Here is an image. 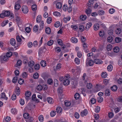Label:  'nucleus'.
I'll return each instance as SVG.
<instances>
[{"instance_id": "obj_1", "label": "nucleus", "mask_w": 122, "mask_h": 122, "mask_svg": "<svg viewBox=\"0 0 122 122\" xmlns=\"http://www.w3.org/2000/svg\"><path fill=\"white\" fill-rule=\"evenodd\" d=\"M10 14V12L8 11H3L1 13L0 15V17L2 18H3L4 17H8Z\"/></svg>"}, {"instance_id": "obj_2", "label": "nucleus", "mask_w": 122, "mask_h": 122, "mask_svg": "<svg viewBox=\"0 0 122 122\" xmlns=\"http://www.w3.org/2000/svg\"><path fill=\"white\" fill-rule=\"evenodd\" d=\"M22 10L23 13L25 14H27L28 12V8L26 5H24L22 6Z\"/></svg>"}, {"instance_id": "obj_3", "label": "nucleus", "mask_w": 122, "mask_h": 122, "mask_svg": "<svg viewBox=\"0 0 122 122\" xmlns=\"http://www.w3.org/2000/svg\"><path fill=\"white\" fill-rule=\"evenodd\" d=\"M35 64V63L33 61H30L28 63V65L29 67H30V68L29 69L30 71H33L34 69L32 68V67Z\"/></svg>"}, {"instance_id": "obj_4", "label": "nucleus", "mask_w": 122, "mask_h": 122, "mask_svg": "<svg viewBox=\"0 0 122 122\" xmlns=\"http://www.w3.org/2000/svg\"><path fill=\"white\" fill-rule=\"evenodd\" d=\"M94 62L97 64H100L102 63L103 62L101 60L96 58L94 59Z\"/></svg>"}, {"instance_id": "obj_5", "label": "nucleus", "mask_w": 122, "mask_h": 122, "mask_svg": "<svg viewBox=\"0 0 122 122\" xmlns=\"http://www.w3.org/2000/svg\"><path fill=\"white\" fill-rule=\"evenodd\" d=\"M83 49L85 51L86 53H88L89 51V50L88 49L87 44L86 43H84L83 44Z\"/></svg>"}, {"instance_id": "obj_6", "label": "nucleus", "mask_w": 122, "mask_h": 122, "mask_svg": "<svg viewBox=\"0 0 122 122\" xmlns=\"http://www.w3.org/2000/svg\"><path fill=\"white\" fill-rule=\"evenodd\" d=\"M66 78L64 80L63 84L64 85L67 86L70 83V81L69 80L67 79L66 76H65Z\"/></svg>"}, {"instance_id": "obj_7", "label": "nucleus", "mask_w": 122, "mask_h": 122, "mask_svg": "<svg viewBox=\"0 0 122 122\" xmlns=\"http://www.w3.org/2000/svg\"><path fill=\"white\" fill-rule=\"evenodd\" d=\"M45 49V47L44 46L40 48L38 51L39 54L41 55L42 53L45 52L44 50Z\"/></svg>"}, {"instance_id": "obj_8", "label": "nucleus", "mask_w": 122, "mask_h": 122, "mask_svg": "<svg viewBox=\"0 0 122 122\" xmlns=\"http://www.w3.org/2000/svg\"><path fill=\"white\" fill-rule=\"evenodd\" d=\"M31 95V93L30 91H27L25 93V99H26L28 100L29 99L28 98L30 97Z\"/></svg>"}, {"instance_id": "obj_9", "label": "nucleus", "mask_w": 122, "mask_h": 122, "mask_svg": "<svg viewBox=\"0 0 122 122\" xmlns=\"http://www.w3.org/2000/svg\"><path fill=\"white\" fill-rule=\"evenodd\" d=\"M88 112L86 109H85L82 112H81L80 113L82 117H83L84 115L86 116Z\"/></svg>"}, {"instance_id": "obj_10", "label": "nucleus", "mask_w": 122, "mask_h": 122, "mask_svg": "<svg viewBox=\"0 0 122 122\" xmlns=\"http://www.w3.org/2000/svg\"><path fill=\"white\" fill-rule=\"evenodd\" d=\"M92 23L91 22H88L86 24L85 27V30H88L92 26Z\"/></svg>"}, {"instance_id": "obj_11", "label": "nucleus", "mask_w": 122, "mask_h": 122, "mask_svg": "<svg viewBox=\"0 0 122 122\" xmlns=\"http://www.w3.org/2000/svg\"><path fill=\"white\" fill-rule=\"evenodd\" d=\"M40 24L39 30H42L44 28V23L43 21H41Z\"/></svg>"}, {"instance_id": "obj_12", "label": "nucleus", "mask_w": 122, "mask_h": 122, "mask_svg": "<svg viewBox=\"0 0 122 122\" xmlns=\"http://www.w3.org/2000/svg\"><path fill=\"white\" fill-rule=\"evenodd\" d=\"M71 41L73 43H76L78 41L77 39L75 37H72L71 39Z\"/></svg>"}, {"instance_id": "obj_13", "label": "nucleus", "mask_w": 122, "mask_h": 122, "mask_svg": "<svg viewBox=\"0 0 122 122\" xmlns=\"http://www.w3.org/2000/svg\"><path fill=\"white\" fill-rule=\"evenodd\" d=\"M10 43L12 46H14L16 44V41L15 40L14 38L11 39L10 40Z\"/></svg>"}, {"instance_id": "obj_14", "label": "nucleus", "mask_w": 122, "mask_h": 122, "mask_svg": "<svg viewBox=\"0 0 122 122\" xmlns=\"http://www.w3.org/2000/svg\"><path fill=\"white\" fill-rule=\"evenodd\" d=\"M15 92L17 95H19L20 93V88L18 87H16L15 89Z\"/></svg>"}, {"instance_id": "obj_15", "label": "nucleus", "mask_w": 122, "mask_h": 122, "mask_svg": "<svg viewBox=\"0 0 122 122\" xmlns=\"http://www.w3.org/2000/svg\"><path fill=\"white\" fill-rule=\"evenodd\" d=\"M47 100L49 103L51 104H53V101L52 98L50 97L47 98Z\"/></svg>"}, {"instance_id": "obj_16", "label": "nucleus", "mask_w": 122, "mask_h": 122, "mask_svg": "<svg viewBox=\"0 0 122 122\" xmlns=\"http://www.w3.org/2000/svg\"><path fill=\"white\" fill-rule=\"evenodd\" d=\"M16 20L17 23V24L19 25H20L22 23L21 21L20 20V19L19 17L17 16L16 17Z\"/></svg>"}, {"instance_id": "obj_17", "label": "nucleus", "mask_w": 122, "mask_h": 122, "mask_svg": "<svg viewBox=\"0 0 122 122\" xmlns=\"http://www.w3.org/2000/svg\"><path fill=\"white\" fill-rule=\"evenodd\" d=\"M20 6L19 4L15 3V9L16 10H19L20 7Z\"/></svg>"}, {"instance_id": "obj_18", "label": "nucleus", "mask_w": 122, "mask_h": 122, "mask_svg": "<svg viewBox=\"0 0 122 122\" xmlns=\"http://www.w3.org/2000/svg\"><path fill=\"white\" fill-rule=\"evenodd\" d=\"M99 28V25L97 23L95 24L94 25V29L95 30H97Z\"/></svg>"}, {"instance_id": "obj_19", "label": "nucleus", "mask_w": 122, "mask_h": 122, "mask_svg": "<svg viewBox=\"0 0 122 122\" xmlns=\"http://www.w3.org/2000/svg\"><path fill=\"white\" fill-rule=\"evenodd\" d=\"M62 7V4L61 2H59L57 3L56 4V7L57 8L60 9Z\"/></svg>"}, {"instance_id": "obj_20", "label": "nucleus", "mask_w": 122, "mask_h": 122, "mask_svg": "<svg viewBox=\"0 0 122 122\" xmlns=\"http://www.w3.org/2000/svg\"><path fill=\"white\" fill-rule=\"evenodd\" d=\"M41 15H39L37 16L36 18V22L37 23H39L41 21Z\"/></svg>"}, {"instance_id": "obj_21", "label": "nucleus", "mask_w": 122, "mask_h": 122, "mask_svg": "<svg viewBox=\"0 0 122 122\" xmlns=\"http://www.w3.org/2000/svg\"><path fill=\"white\" fill-rule=\"evenodd\" d=\"M22 64V61L21 60H19L17 61L16 64L15 65L16 67H18V66H20Z\"/></svg>"}, {"instance_id": "obj_22", "label": "nucleus", "mask_w": 122, "mask_h": 122, "mask_svg": "<svg viewBox=\"0 0 122 122\" xmlns=\"http://www.w3.org/2000/svg\"><path fill=\"white\" fill-rule=\"evenodd\" d=\"M56 110L57 113H60L61 112L62 109L61 107H58L56 108Z\"/></svg>"}, {"instance_id": "obj_23", "label": "nucleus", "mask_w": 122, "mask_h": 122, "mask_svg": "<svg viewBox=\"0 0 122 122\" xmlns=\"http://www.w3.org/2000/svg\"><path fill=\"white\" fill-rule=\"evenodd\" d=\"M105 94L106 96H109L110 94V90L108 89L106 90L105 91Z\"/></svg>"}, {"instance_id": "obj_24", "label": "nucleus", "mask_w": 122, "mask_h": 122, "mask_svg": "<svg viewBox=\"0 0 122 122\" xmlns=\"http://www.w3.org/2000/svg\"><path fill=\"white\" fill-rule=\"evenodd\" d=\"M91 11V10L89 8L86 10V12L87 15L88 16H89L90 15Z\"/></svg>"}, {"instance_id": "obj_25", "label": "nucleus", "mask_w": 122, "mask_h": 122, "mask_svg": "<svg viewBox=\"0 0 122 122\" xmlns=\"http://www.w3.org/2000/svg\"><path fill=\"white\" fill-rule=\"evenodd\" d=\"M41 64L43 67L46 66V61L44 60L41 61Z\"/></svg>"}, {"instance_id": "obj_26", "label": "nucleus", "mask_w": 122, "mask_h": 122, "mask_svg": "<svg viewBox=\"0 0 122 122\" xmlns=\"http://www.w3.org/2000/svg\"><path fill=\"white\" fill-rule=\"evenodd\" d=\"M70 19V17L68 16L64 18H63V20L64 22L66 23L67 22V21H69Z\"/></svg>"}, {"instance_id": "obj_27", "label": "nucleus", "mask_w": 122, "mask_h": 122, "mask_svg": "<svg viewBox=\"0 0 122 122\" xmlns=\"http://www.w3.org/2000/svg\"><path fill=\"white\" fill-rule=\"evenodd\" d=\"M105 33L104 31H100L99 33V34L100 37H102L104 36Z\"/></svg>"}, {"instance_id": "obj_28", "label": "nucleus", "mask_w": 122, "mask_h": 122, "mask_svg": "<svg viewBox=\"0 0 122 122\" xmlns=\"http://www.w3.org/2000/svg\"><path fill=\"white\" fill-rule=\"evenodd\" d=\"M23 117L25 119H28L29 117V114L27 113H25L23 115Z\"/></svg>"}, {"instance_id": "obj_29", "label": "nucleus", "mask_w": 122, "mask_h": 122, "mask_svg": "<svg viewBox=\"0 0 122 122\" xmlns=\"http://www.w3.org/2000/svg\"><path fill=\"white\" fill-rule=\"evenodd\" d=\"M38 119L39 121L41 122H42L44 121V117L43 115H41L38 117Z\"/></svg>"}, {"instance_id": "obj_30", "label": "nucleus", "mask_w": 122, "mask_h": 122, "mask_svg": "<svg viewBox=\"0 0 122 122\" xmlns=\"http://www.w3.org/2000/svg\"><path fill=\"white\" fill-rule=\"evenodd\" d=\"M107 41L109 42H111L113 40V38L112 36H110L108 37L107 38Z\"/></svg>"}, {"instance_id": "obj_31", "label": "nucleus", "mask_w": 122, "mask_h": 122, "mask_svg": "<svg viewBox=\"0 0 122 122\" xmlns=\"http://www.w3.org/2000/svg\"><path fill=\"white\" fill-rule=\"evenodd\" d=\"M119 50V48L118 46H116L113 48V51L114 52H118Z\"/></svg>"}, {"instance_id": "obj_32", "label": "nucleus", "mask_w": 122, "mask_h": 122, "mask_svg": "<svg viewBox=\"0 0 122 122\" xmlns=\"http://www.w3.org/2000/svg\"><path fill=\"white\" fill-rule=\"evenodd\" d=\"M112 66L111 65H109L107 68V70L109 71H111L112 69Z\"/></svg>"}, {"instance_id": "obj_33", "label": "nucleus", "mask_w": 122, "mask_h": 122, "mask_svg": "<svg viewBox=\"0 0 122 122\" xmlns=\"http://www.w3.org/2000/svg\"><path fill=\"white\" fill-rule=\"evenodd\" d=\"M32 9L33 11H35L37 9V6L36 5L34 4L32 5Z\"/></svg>"}, {"instance_id": "obj_34", "label": "nucleus", "mask_w": 122, "mask_h": 122, "mask_svg": "<svg viewBox=\"0 0 122 122\" xmlns=\"http://www.w3.org/2000/svg\"><path fill=\"white\" fill-rule=\"evenodd\" d=\"M86 86L87 89H90L92 88V85L91 83H87Z\"/></svg>"}, {"instance_id": "obj_35", "label": "nucleus", "mask_w": 122, "mask_h": 122, "mask_svg": "<svg viewBox=\"0 0 122 122\" xmlns=\"http://www.w3.org/2000/svg\"><path fill=\"white\" fill-rule=\"evenodd\" d=\"M121 38L119 37H116L115 40V42L117 43L120 42L121 41Z\"/></svg>"}, {"instance_id": "obj_36", "label": "nucleus", "mask_w": 122, "mask_h": 122, "mask_svg": "<svg viewBox=\"0 0 122 122\" xmlns=\"http://www.w3.org/2000/svg\"><path fill=\"white\" fill-rule=\"evenodd\" d=\"M35 70H37L39 69L40 68V66L39 64H36L34 66Z\"/></svg>"}, {"instance_id": "obj_37", "label": "nucleus", "mask_w": 122, "mask_h": 122, "mask_svg": "<svg viewBox=\"0 0 122 122\" xmlns=\"http://www.w3.org/2000/svg\"><path fill=\"white\" fill-rule=\"evenodd\" d=\"M117 89V86L115 85H113L111 87V89L112 90L114 91H116Z\"/></svg>"}, {"instance_id": "obj_38", "label": "nucleus", "mask_w": 122, "mask_h": 122, "mask_svg": "<svg viewBox=\"0 0 122 122\" xmlns=\"http://www.w3.org/2000/svg\"><path fill=\"white\" fill-rule=\"evenodd\" d=\"M86 18V15H81L80 16V19L82 20H85Z\"/></svg>"}, {"instance_id": "obj_39", "label": "nucleus", "mask_w": 122, "mask_h": 122, "mask_svg": "<svg viewBox=\"0 0 122 122\" xmlns=\"http://www.w3.org/2000/svg\"><path fill=\"white\" fill-rule=\"evenodd\" d=\"M8 53H7V54H6V55H5L3 57V59L4 61H6L8 58L9 57H8L7 56H8Z\"/></svg>"}, {"instance_id": "obj_40", "label": "nucleus", "mask_w": 122, "mask_h": 122, "mask_svg": "<svg viewBox=\"0 0 122 122\" xmlns=\"http://www.w3.org/2000/svg\"><path fill=\"white\" fill-rule=\"evenodd\" d=\"M101 76L102 77L105 78L107 76V74L106 72H103L101 73Z\"/></svg>"}, {"instance_id": "obj_41", "label": "nucleus", "mask_w": 122, "mask_h": 122, "mask_svg": "<svg viewBox=\"0 0 122 122\" xmlns=\"http://www.w3.org/2000/svg\"><path fill=\"white\" fill-rule=\"evenodd\" d=\"M98 13L99 15H102L104 14V11L103 10H100L98 11Z\"/></svg>"}, {"instance_id": "obj_42", "label": "nucleus", "mask_w": 122, "mask_h": 122, "mask_svg": "<svg viewBox=\"0 0 122 122\" xmlns=\"http://www.w3.org/2000/svg\"><path fill=\"white\" fill-rule=\"evenodd\" d=\"M43 87L41 85H39L36 87V89L38 90H41L43 89Z\"/></svg>"}, {"instance_id": "obj_43", "label": "nucleus", "mask_w": 122, "mask_h": 122, "mask_svg": "<svg viewBox=\"0 0 122 122\" xmlns=\"http://www.w3.org/2000/svg\"><path fill=\"white\" fill-rule=\"evenodd\" d=\"M52 20V18L51 17H48L47 20V23L48 24H50Z\"/></svg>"}, {"instance_id": "obj_44", "label": "nucleus", "mask_w": 122, "mask_h": 122, "mask_svg": "<svg viewBox=\"0 0 122 122\" xmlns=\"http://www.w3.org/2000/svg\"><path fill=\"white\" fill-rule=\"evenodd\" d=\"M8 22V20H6L5 21H4L1 24V25L2 27H3L5 26L7 24Z\"/></svg>"}, {"instance_id": "obj_45", "label": "nucleus", "mask_w": 122, "mask_h": 122, "mask_svg": "<svg viewBox=\"0 0 122 122\" xmlns=\"http://www.w3.org/2000/svg\"><path fill=\"white\" fill-rule=\"evenodd\" d=\"M80 97V94L77 93H76L74 95V97L75 99L76 100L78 99Z\"/></svg>"}, {"instance_id": "obj_46", "label": "nucleus", "mask_w": 122, "mask_h": 122, "mask_svg": "<svg viewBox=\"0 0 122 122\" xmlns=\"http://www.w3.org/2000/svg\"><path fill=\"white\" fill-rule=\"evenodd\" d=\"M24 80L23 79L20 78L18 81V83L20 85H22L24 83Z\"/></svg>"}, {"instance_id": "obj_47", "label": "nucleus", "mask_w": 122, "mask_h": 122, "mask_svg": "<svg viewBox=\"0 0 122 122\" xmlns=\"http://www.w3.org/2000/svg\"><path fill=\"white\" fill-rule=\"evenodd\" d=\"M94 61H93V60H91L89 61L88 62V64L89 66H92L94 64Z\"/></svg>"}, {"instance_id": "obj_48", "label": "nucleus", "mask_w": 122, "mask_h": 122, "mask_svg": "<svg viewBox=\"0 0 122 122\" xmlns=\"http://www.w3.org/2000/svg\"><path fill=\"white\" fill-rule=\"evenodd\" d=\"M60 25V22L59 21H57L56 22L54 25L55 26L56 28L58 27H59Z\"/></svg>"}, {"instance_id": "obj_49", "label": "nucleus", "mask_w": 122, "mask_h": 122, "mask_svg": "<svg viewBox=\"0 0 122 122\" xmlns=\"http://www.w3.org/2000/svg\"><path fill=\"white\" fill-rule=\"evenodd\" d=\"M112 49V46L111 44H109L107 46V50L108 51L111 50Z\"/></svg>"}, {"instance_id": "obj_50", "label": "nucleus", "mask_w": 122, "mask_h": 122, "mask_svg": "<svg viewBox=\"0 0 122 122\" xmlns=\"http://www.w3.org/2000/svg\"><path fill=\"white\" fill-rule=\"evenodd\" d=\"M33 77L35 79H37L39 77V74L37 73H36L33 75Z\"/></svg>"}, {"instance_id": "obj_51", "label": "nucleus", "mask_w": 122, "mask_h": 122, "mask_svg": "<svg viewBox=\"0 0 122 122\" xmlns=\"http://www.w3.org/2000/svg\"><path fill=\"white\" fill-rule=\"evenodd\" d=\"M12 112L14 114L16 113L17 111L15 108H12L11 109Z\"/></svg>"}, {"instance_id": "obj_52", "label": "nucleus", "mask_w": 122, "mask_h": 122, "mask_svg": "<svg viewBox=\"0 0 122 122\" xmlns=\"http://www.w3.org/2000/svg\"><path fill=\"white\" fill-rule=\"evenodd\" d=\"M48 84L50 85H51L53 83L52 80L51 79H49L47 81Z\"/></svg>"}, {"instance_id": "obj_53", "label": "nucleus", "mask_w": 122, "mask_h": 122, "mask_svg": "<svg viewBox=\"0 0 122 122\" xmlns=\"http://www.w3.org/2000/svg\"><path fill=\"white\" fill-rule=\"evenodd\" d=\"M61 64L60 63L58 64L56 67V68H54V70H57L60 69L61 67Z\"/></svg>"}, {"instance_id": "obj_54", "label": "nucleus", "mask_w": 122, "mask_h": 122, "mask_svg": "<svg viewBox=\"0 0 122 122\" xmlns=\"http://www.w3.org/2000/svg\"><path fill=\"white\" fill-rule=\"evenodd\" d=\"M98 101L99 102L101 103L102 102L103 100V98L102 97H99L98 98Z\"/></svg>"}, {"instance_id": "obj_55", "label": "nucleus", "mask_w": 122, "mask_h": 122, "mask_svg": "<svg viewBox=\"0 0 122 122\" xmlns=\"http://www.w3.org/2000/svg\"><path fill=\"white\" fill-rule=\"evenodd\" d=\"M54 85L55 86L57 87L58 86L59 83L58 80L56 79H55L54 81Z\"/></svg>"}, {"instance_id": "obj_56", "label": "nucleus", "mask_w": 122, "mask_h": 122, "mask_svg": "<svg viewBox=\"0 0 122 122\" xmlns=\"http://www.w3.org/2000/svg\"><path fill=\"white\" fill-rule=\"evenodd\" d=\"M53 41L52 40H51L49 41L47 43V45L49 46H51L52 45Z\"/></svg>"}, {"instance_id": "obj_57", "label": "nucleus", "mask_w": 122, "mask_h": 122, "mask_svg": "<svg viewBox=\"0 0 122 122\" xmlns=\"http://www.w3.org/2000/svg\"><path fill=\"white\" fill-rule=\"evenodd\" d=\"M75 62L76 64H78L79 63L80 61L78 58L76 57L75 58Z\"/></svg>"}, {"instance_id": "obj_58", "label": "nucleus", "mask_w": 122, "mask_h": 122, "mask_svg": "<svg viewBox=\"0 0 122 122\" xmlns=\"http://www.w3.org/2000/svg\"><path fill=\"white\" fill-rule=\"evenodd\" d=\"M64 103L65 106L67 107L70 106L71 105V102H65Z\"/></svg>"}, {"instance_id": "obj_59", "label": "nucleus", "mask_w": 122, "mask_h": 122, "mask_svg": "<svg viewBox=\"0 0 122 122\" xmlns=\"http://www.w3.org/2000/svg\"><path fill=\"white\" fill-rule=\"evenodd\" d=\"M39 29V26L37 25H36L34 27L33 30H38Z\"/></svg>"}, {"instance_id": "obj_60", "label": "nucleus", "mask_w": 122, "mask_h": 122, "mask_svg": "<svg viewBox=\"0 0 122 122\" xmlns=\"http://www.w3.org/2000/svg\"><path fill=\"white\" fill-rule=\"evenodd\" d=\"M54 15L57 16H60V12L57 11H55L53 13Z\"/></svg>"}, {"instance_id": "obj_61", "label": "nucleus", "mask_w": 122, "mask_h": 122, "mask_svg": "<svg viewBox=\"0 0 122 122\" xmlns=\"http://www.w3.org/2000/svg\"><path fill=\"white\" fill-rule=\"evenodd\" d=\"M100 107L99 106H97V107L96 108L95 112L96 113H98L100 111Z\"/></svg>"}, {"instance_id": "obj_62", "label": "nucleus", "mask_w": 122, "mask_h": 122, "mask_svg": "<svg viewBox=\"0 0 122 122\" xmlns=\"http://www.w3.org/2000/svg\"><path fill=\"white\" fill-rule=\"evenodd\" d=\"M56 114V112L54 111L51 112L50 113L51 116L52 117H54L55 115Z\"/></svg>"}, {"instance_id": "obj_63", "label": "nucleus", "mask_w": 122, "mask_h": 122, "mask_svg": "<svg viewBox=\"0 0 122 122\" xmlns=\"http://www.w3.org/2000/svg\"><path fill=\"white\" fill-rule=\"evenodd\" d=\"M18 80V78L16 76L12 80V82L14 83H16Z\"/></svg>"}, {"instance_id": "obj_64", "label": "nucleus", "mask_w": 122, "mask_h": 122, "mask_svg": "<svg viewBox=\"0 0 122 122\" xmlns=\"http://www.w3.org/2000/svg\"><path fill=\"white\" fill-rule=\"evenodd\" d=\"M58 93H62L63 91L62 87H59L58 89Z\"/></svg>"}]
</instances>
